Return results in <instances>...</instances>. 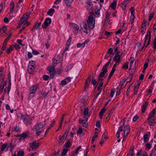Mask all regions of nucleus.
Returning a JSON list of instances; mask_svg holds the SVG:
<instances>
[{
    "label": "nucleus",
    "instance_id": "1",
    "mask_svg": "<svg viewBox=\"0 0 156 156\" xmlns=\"http://www.w3.org/2000/svg\"><path fill=\"white\" fill-rule=\"evenodd\" d=\"M30 13H26L21 19L19 22L18 27H20L22 26H28L29 23L27 22V20L28 19Z\"/></svg>",
    "mask_w": 156,
    "mask_h": 156
},
{
    "label": "nucleus",
    "instance_id": "2",
    "mask_svg": "<svg viewBox=\"0 0 156 156\" xmlns=\"http://www.w3.org/2000/svg\"><path fill=\"white\" fill-rule=\"evenodd\" d=\"M95 19L92 15H90L88 17L87 23L89 28V32L93 29L94 26Z\"/></svg>",
    "mask_w": 156,
    "mask_h": 156
},
{
    "label": "nucleus",
    "instance_id": "3",
    "mask_svg": "<svg viewBox=\"0 0 156 156\" xmlns=\"http://www.w3.org/2000/svg\"><path fill=\"white\" fill-rule=\"evenodd\" d=\"M46 125L45 121L44 120L40 122L39 123L35 125L33 128V130L34 131L40 130L43 127Z\"/></svg>",
    "mask_w": 156,
    "mask_h": 156
},
{
    "label": "nucleus",
    "instance_id": "4",
    "mask_svg": "<svg viewBox=\"0 0 156 156\" xmlns=\"http://www.w3.org/2000/svg\"><path fill=\"white\" fill-rule=\"evenodd\" d=\"M110 62V61H108L104 66L101 70L102 72H101L99 74L100 77H104L105 74L107 72L108 70L107 68L108 67Z\"/></svg>",
    "mask_w": 156,
    "mask_h": 156
},
{
    "label": "nucleus",
    "instance_id": "5",
    "mask_svg": "<svg viewBox=\"0 0 156 156\" xmlns=\"http://www.w3.org/2000/svg\"><path fill=\"white\" fill-rule=\"evenodd\" d=\"M4 74H2V76H0V88H1V91L6 84V81L4 79Z\"/></svg>",
    "mask_w": 156,
    "mask_h": 156
},
{
    "label": "nucleus",
    "instance_id": "6",
    "mask_svg": "<svg viewBox=\"0 0 156 156\" xmlns=\"http://www.w3.org/2000/svg\"><path fill=\"white\" fill-rule=\"evenodd\" d=\"M81 30L84 32L88 34L89 32V29H88L87 27V25L86 22H82L81 24Z\"/></svg>",
    "mask_w": 156,
    "mask_h": 156
},
{
    "label": "nucleus",
    "instance_id": "7",
    "mask_svg": "<svg viewBox=\"0 0 156 156\" xmlns=\"http://www.w3.org/2000/svg\"><path fill=\"white\" fill-rule=\"evenodd\" d=\"M68 133L66 132L64 134L63 136L61 137L59 136V140L58 142V143L59 145H61L63 144L64 141L65 140L66 137L68 135Z\"/></svg>",
    "mask_w": 156,
    "mask_h": 156
},
{
    "label": "nucleus",
    "instance_id": "8",
    "mask_svg": "<svg viewBox=\"0 0 156 156\" xmlns=\"http://www.w3.org/2000/svg\"><path fill=\"white\" fill-rule=\"evenodd\" d=\"M69 25L70 27L74 30L75 33H78L79 27L77 25L74 23H69Z\"/></svg>",
    "mask_w": 156,
    "mask_h": 156
},
{
    "label": "nucleus",
    "instance_id": "9",
    "mask_svg": "<svg viewBox=\"0 0 156 156\" xmlns=\"http://www.w3.org/2000/svg\"><path fill=\"white\" fill-rule=\"evenodd\" d=\"M110 13H109L108 11L106 12L105 16V19L104 21V25H106V26L108 25V24H110Z\"/></svg>",
    "mask_w": 156,
    "mask_h": 156
},
{
    "label": "nucleus",
    "instance_id": "10",
    "mask_svg": "<svg viewBox=\"0 0 156 156\" xmlns=\"http://www.w3.org/2000/svg\"><path fill=\"white\" fill-rule=\"evenodd\" d=\"M68 141H67L66 144L64 146V148L61 154L62 156H64L66 154L68 151V149L67 148H68Z\"/></svg>",
    "mask_w": 156,
    "mask_h": 156
},
{
    "label": "nucleus",
    "instance_id": "11",
    "mask_svg": "<svg viewBox=\"0 0 156 156\" xmlns=\"http://www.w3.org/2000/svg\"><path fill=\"white\" fill-rule=\"evenodd\" d=\"M91 78V76L90 75L88 76L86 80L85 84L84 87L85 91L86 89H87L88 88V87L90 83Z\"/></svg>",
    "mask_w": 156,
    "mask_h": 156
},
{
    "label": "nucleus",
    "instance_id": "12",
    "mask_svg": "<svg viewBox=\"0 0 156 156\" xmlns=\"http://www.w3.org/2000/svg\"><path fill=\"white\" fill-rule=\"evenodd\" d=\"M51 23V20L49 18H46L44 23V25H42L43 27L44 28H46Z\"/></svg>",
    "mask_w": 156,
    "mask_h": 156
},
{
    "label": "nucleus",
    "instance_id": "13",
    "mask_svg": "<svg viewBox=\"0 0 156 156\" xmlns=\"http://www.w3.org/2000/svg\"><path fill=\"white\" fill-rule=\"evenodd\" d=\"M156 112V109L154 108L150 113L149 114L148 119H155L154 118V115Z\"/></svg>",
    "mask_w": 156,
    "mask_h": 156
},
{
    "label": "nucleus",
    "instance_id": "14",
    "mask_svg": "<svg viewBox=\"0 0 156 156\" xmlns=\"http://www.w3.org/2000/svg\"><path fill=\"white\" fill-rule=\"evenodd\" d=\"M79 122L80 124H82L83 127L87 128L88 126V123L87 122L86 120H82L81 119H79Z\"/></svg>",
    "mask_w": 156,
    "mask_h": 156
},
{
    "label": "nucleus",
    "instance_id": "15",
    "mask_svg": "<svg viewBox=\"0 0 156 156\" xmlns=\"http://www.w3.org/2000/svg\"><path fill=\"white\" fill-rule=\"evenodd\" d=\"M130 128L129 126H127L124 127V133L125 136H127L129 133Z\"/></svg>",
    "mask_w": 156,
    "mask_h": 156
},
{
    "label": "nucleus",
    "instance_id": "16",
    "mask_svg": "<svg viewBox=\"0 0 156 156\" xmlns=\"http://www.w3.org/2000/svg\"><path fill=\"white\" fill-rule=\"evenodd\" d=\"M38 88V86L37 85H34L32 86L30 88V92L35 93Z\"/></svg>",
    "mask_w": 156,
    "mask_h": 156
},
{
    "label": "nucleus",
    "instance_id": "17",
    "mask_svg": "<svg viewBox=\"0 0 156 156\" xmlns=\"http://www.w3.org/2000/svg\"><path fill=\"white\" fill-rule=\"evenodd\" d=\"M30 145L32 148L33 149L38 147H39V144L36 141H34L30 143Z\"/></svg>",
    "mask_w": 156,
    "mask_h": 156
},
{
    "label": "nucleus",
    "instance_id": "18",
    "mask_svg": "<svg viewBox=\"0 0 156 156\" xmlns=\"http://www.w3.org/2000/svg\"><path fill=\"white\" fill-rule=\"evenodd\" d=\"M147 156V152L144 151L143 152H142L141 149L137 153L136 156Z\"/></svg>",
    "mask_w": 156,
    "mask_h": 156
},
{
    "label": "nucleus",
    "instance_id": "19",
    "mask_svg": "<svg viewBox=\"0 0 156 156\" xmlns=\"http://www.w3.org/2000/svg\"><path fill=\"white\" fill-rule=\"evenodd\" d=\"M149 124L151 126H154L156 123V119H148Z\"/></svg>",
    "mask_w": 156,
    "mask_h": 156
},
{
    "label": "nucleus",
    "instance_id": "20",
    "mask_svg": "<svg viewBox=\"0 0 156 156\" xmlns=\"http://www.w3.org/2000/svg\"><path fill=\"white\" fill-rule=\"evenodd\" d=\"M141 28L142 34H144L145 33L146 30V24L145 23H142Z\"/></svg>",
    "mask_w": 156,
    "mask_h": 156
},
{
    "label": "nucleus",
    "instance_id": "21",
    "mask_svg": "<svg viewBox=\"0 0 156 156\" xmlns=\"http://www.w3.org/2000/svg\"><path fill=\"white\" fill-rule=\"evenodd\" d=\"M120 55H119L116 54L115 55L114 57V60L116 61V63L119 62L120 60Z\"/></svg>",
    "mask_w": 156,
    "mask_h": 156
},
{
    "label": "nucleus",
    "instance_id": "22",
    "mask_svg": "<svg viewBox=\"0 0 156 156\" xmlns=\"http://www.w3.org/2000/svg\"><path fill=\"white\" fill-rule=\"evenodd\" d=\"M11 83L10 81L9 82V85L8 86L7 89H6L5 88L4 90V92L5 93H7L8 94H9V91L11 89Z\"/></svg>",
    "mask_w": 156,
    "mask_h": 156
},
{
    "label": "nucleus",
    "instance_id": "23",
    "mask_svg": "<svg viewBox=\"0 0 156 156\" xmlns=\"http://www.w3.org/2000/svg\"><path fill=\"white\" fill-rule=\"evenodd\" d=\"M123 130L122 126H120L117 132L116 136L117 138H119L120 137V132Z\"/></svg>",
    "mask_w": 156,
    "mask_h": 156
},
{
    "label": "nucleus",
    "instance_id": "24",
    "mask_svg": "<svg viewBox=\"0 0 156 156\" xmlns=\"http://www.w3.org/2000/svg\"><path fill=\"white\" fill-rule=\"evenodd\" d=\"M47 69L49 71V73L53 74L55 69V67L53 66H50L48 67Z\"/></svg>",
    "mask_w": 156,
    "mask_h": 156
},
{
    "label": "nucleus",
    "instance_id": "25",
    "mask_svg": "<svg viewBox=\"0 0 156 156\" xmlns=\"http://www.w3.org/2000/svg\"><path fill=\"white\" fill-rule=\"evenodd\" d=\"M55 11V9H53L51 8V9H50L48 10L47 14L48 15H49L50 16H52L53 15Z\"/></svg>",
    "mask_w": 156,
    "mask_h": 156
},
{
    "label": "nucleus",
    "instance_id": "26",
    "mask_svg": "<svg viewBox=\"0 0 156 156\" xmlns=\"http://www.w3.org/2000/svg\"><path fill=\"white\" fill-rule=\"evenodd\" d=\"M148 104L147 101H146L145 104L143 105V106H142V113H144L145 111L147 105H148Z\"/></svg>",
    "mask_w": 156,
    "mask_h": 156
},
{
    "label": "nucleus",
    "instance_id": "27",
    "mask_svg": "<svg viewBox=\"0 0 156 156\" xmlns=\"http://www.w3.org/2000/svg\"><path fill=\"white\" fill-rule=\"evenodd\" d=\"M35 69V68L32 66H28L27 70L29 73H32Z\"/></svg>",
    "mask_w": 156,
    "mask_h": 156
},
{
    "label": "nucleus",
    "instance_id": "28",
    "mask_svg": "<svg viewBox=\"0 0 156 156\" xmlns=\"http://www.w3.org/2000/svg\"><path fill=\"white\" fill-rule=\"evenodd\" d=\"M29 134V133L28 132H27L26 133L20 135V136L24 139L28 136Z\"/></svg>",
    "mask_w": 156,
    "mask_h": 156
},
{
    "label": "nucleus",
    "instance_id": "29",
    "mask_svg": "<svg viewBox=\"0 0 156 156\" xmlns=\"http://www.w3.org/2000/svg\"><path fill=\"white\" fill-rule=\"evenodd\" d=\"M87 5L86 6V7L87 8V9L88 10L90 9H91V0H87Z\"/></svg>",
    "mask_w": 156,
    "mask_h": 156
},
{
    "label": "nucleus",
    "instance_id": "30",
    "mask_svg": "<svg viewBox=\"0 0 156 156\" xmlns=\"http://www.w3.org/2000/svg\"><path fill=\"white\" fill-rule=\"evenodd\" d=\"M23 4V3L22 1L21 0H20L17 4L16 7L19 8H21L22 7Z\"/></svg>",
    "mask_w": 156,
    "mask_h": 156
},
{
    "label": "nucleus",
    "instance_id": "31",
    "mask_svg": "<svg viewBox=\"0 0 156 156\" xmlns=\"http://www.w3.org/2000/svg\"><path fill=\"white\" fill-rule=\"evenodd\" d=\"M10 11L11 13H12L14 11V4L13 2H11L10 5Z\"/></svg>",
    "mask_w": 156,
    "mask_h": 156
},
{
    "label": "nucleus",
    "instance_id": "32",
    "mask_svg": "<svg viewBox=\"0 0 156 156\" xmlns=\"http://www.w3.org/2000/svg\"><path fill=\"white\" fill-rule=\"evenodd\" d=\"M98 136V133L97 132H95L92 138V139L91 141V143H94L95 138Z\"/></svg>",
    "mask_w": 156,
    "mask_h": 156
},
{
    "label": "nucleus",
    "instance_id": "33",
    "mask_svg": "<svg viewBox=\"0 0 156 156\" xmlns=\"http://www.w3.org/2000/svg\"><path fill=\"white\" fill-rule=\"evenodd\" d=\"M41 25V23H38L37 24H36L34 27L32 29V30H34V29L36 28V29L39 30L40 27Z\"/></svg>",
    "mask_w": 156,
    "mask_h": 156
},
{
    "label": "nucleus",
    "instance_id": "34",
    "mask_svg": "<svg viewBox=\"0 0 156 156\" xmlns=\"http://www.w3.org/2000/svg\"><path fill=\"white\" fill-rule=\"evenodd\" d=\"M110 7L113 9H115L116 6V4L115 2L114 1L111 4Z\"/></svg>",
    "mask_w": 156,
    "mask_h": 156
},
{
    "label": "nucleus",
    "instance_id": "35",
    "mask_svg": "<svg viewBox=\"0 0 156 156\" xmlns=\"http://www.w3.org/2000/svg\"><path fill=\"white\" fill-rule=\"evenodd\" d=\"M29 66L33 67L35 68V62L33 61H31L29 62V64L28 65Z\"/></svg>",
    "mask_w": 156,
    "mask_h": 156
},
{
    "label": "nucleus",
    "instance_id": "36",
    "mask_svg": "<svg viewBox=\"0 0 156 156\" xmlns=\"http://www.w3.org/2000/svg\"><path fill=\"white\" fill-rule=\"evenodd\" d=\"M149 33V39H148V43L146 46V47H147L149 45V44L150 42L151 41V31H148Z\"/></svg>",
    "mask_w": 156,
    "mask_h": 156
},
{
    "label": "nucleus",
    "instance_id": "37",
    "mask_svg": "<svg viewBox=\"0 0 156 156\" xmlns=\"http://www.w3.org/2000/svg\"><path fill=\"white\" fill-rule=\"evenodd\" d=\"M126 81V80L125 79H124L120 82V83L121 84V88L122 89L125 87V86H126L125 85V86L123 85V83H125V82Z\"/></svg>",
    "mask_w": 156,
    "mask_h": 156
},
{
    "label": "nucleus",
    "instance_id": "38",
    "mask_svg": "<svg viewBox=\"0 0 156 156\" xmlns=\"http://www.w3.org/2000/svg\"><path fill=\"white\" fill-rule=\"evenodd\" d=\"M14 47L13 46H11L6 51V52L7 53H9L11 52V51H12Z\"/></svg>",
    "mask_w": 156,
    "mask_h": 156
},
{
    "label": "nucleus",
    "instance_id": "39",
    "mask_svg": "<svg viewBox=\"0 0 156 156\" xmlns=\"http://www.w3.org/2000/svg\"><path fill=\"white\" fill-rule=\"evenodd\" d=\"M129 62H127L125 64H123L122 66V68L124 69H127L128 67Z\"/></svg>",
    "mask_w": 156,
    "mask_h": 156
},
{
    "label": "nucleus",
    "instance_id": "40",
    "mask_svg": "<svg viewBox=\"0 0 156 156\" xmlns=\"http://www.w3.org/2000/svg\"><path fill=\"white\" fill-rule=\"evenodd\" d=\"M28 118V115H21V119L24 121H25L27 120Z\"/></svg>",
    "mask_w": 156,
    "mask_h": 156
},
{
    "label": "nucleus",
    "instance_id": "41",
    "mask_svg": "<svg viewBox=\"0 0 156 156\" xmlns=\"http://www.w3.org/2000/svg\"><path fill=\"white\" fill-rule=\"evenodd\" d=\"M8 145L7 144H3L1 146V150L2 151H3L4 150H5V148H7V147L8 146Z\"/></svg>",
    "mask_w": 156,
    "mask_h": 156
},
{
    "label": "nucleus",
    "instance_id": "42",
    "mask_svg": "<svg viewBox=\"0 0 156 156\" xmlns=\"http://www.w3.org/2000/svg\"><path fill=\"white\" fill-rule=\"evenodd\" d=\"M134 149V147L131 146L130 147V150L129 151V153L128 154H130L131 155H133V151Z\"/></svg>",
    "mask_w": 156,
    "mask_h": 156
},
{
    "label": "nucleus",
    "instance_id": "43",
    "mask_svg": "<svg viewBox=\"0 0 156 156\" xmlns=\"http://www.w3.org/2000/svg\"><path fill=\"white\" fill-rule=\"evenodd\" d=\"M112 110H113L112 108L109 109L108 111V112H107V113H106L105 115L106 116L107 115H110L112 113Z\"/></svg>",
    "mask_w": 156,
    "mask_h": 156
},
{
    "label": "nucleus",
    "instance_id": "44",
    "mask_svg": "<svg viewBox=\"0 0 156 156\" xmlns=\"http://www.w3.org/2000/svg\"><path fill=\"white\" fill-rule=\"evenodd\" d=\"M24 152L23 151H19L17 154V156H24Z\"/></svg>",
    "mask_w": 156,
    "mask_h": 156
},
{
    "label": "nucleus",
    "instance_id": "45",
    "mask_svg": "<svg viewBox=\"0 0 156 156\" xmlns=\"http://www.w3.org/2000/svg\"><path fill=\"white\" fill-rule=\"evenodd\" d=\"M103 82H101L100 83V84L99 85L98 87L97 88V90L98 91H99L100 90H101V87L103 86Z\"/></svg>",
    "mask_w": 156,
    "mask_h": 156
},
{
    "label": "nucleus",
    "instance_id": "46",
    "mask_svg": "<svg viewBox=\"0 0 156 156\" xmlns=\"http://www.w3.org/2000/svg\"><path fill=\"white\" fill-rule=\"evenodd\" d=\"M156 153V145L154 147V150H153L152 151V153L150 154V156H152L153 155H155V153Z\"/></svg>",
    "mask_w": 156,
    "mask_h": 156
},
{
    "label": "nucleus",
    "instance_id": "47",
    "mask_svg": "<svg viewBox=\"0 0 156 156\" xmlns=\"http://www.w3.org/2000/svg\"><path fill=\"white\" fill-rule=\"evenodd\" d=\"M89 109L88 108H86L84 110L83 112V114L84 115H87L88 113Z\"/></svg>",
    "mask_w": 156,
    "mask_h": 156
},
{
    "label": "nucleus",
    "instance_id": "48",
    "mask_svg": "<svg viewBox=\"0 0 156 156\" xmlns=\"http://www.w3.org/2000/svg\"><path fill=\"white\" fill-rule=\"evenodd\" d=\"M85 45L83 43L82 44H81L80 43H78L77 44V47L78 48H83L84 47Z\"/></svg>",
    "mask_w": 156,
    "mask_h": 156
},
{
    "label": "nucleus",
    "instance_id": "49",
    "mask_svg": "<svg viewBox=\"0 0 156 156\" xmlns=\"http://www.w3.org/2000/svg\"><path fill=\"white\" fill-rule=\"evenodd\" d=\"M121 4L122 5L121 7H122V8L123 10H125L126 9V5H127V4H126L125 3H124L123 2H122Z\"/></svg>",
    "mask_w": 156,
    "mask_h": 156
},
{
    "label": "nucleus",
    "instance_id": "50",
    "mask_svg": "<svg viewBox=\"0 0 156 156\" xmlns=\"http://www.w3.org/2000/svg\"><path fill=\"white\" fill-rule=\"evenodd\" d=\"M35 93L32 92H30V94L29 96V99H30L32 98L34 96Z\"/></svg>",
    "mask_w": 156,
    "mask_h": 156
},
{
    "label": "nucleus",
    "instance_id": "51",
    "mask_svg": "<svg viewBox=\"0 0 156 156\" xmlns=\"http://www.w3.org/2000/svg\"><path fill=\"white\" fill-rule=\"evenodd\" d=\"M134 60H135V59L133 57H132L130 58V59H129V60L130 61V66L132 65V63L134 62Z\"/></svg>",
    "mask_w": 156,
    "mask_h": 156
},
{
    "label": "nucleus",
    "instance_id": "52",
    "mask_svg": "<svg viewBox=\"0 0 156 156\" xmlns=\"http://www.w3.org/2000/svg\"><path fill=\"white\" fill-rule=\"evenodd\" d=\"M148 139V135L147 134H144V141L145 142H146L147 141V140Z\"/></svg>",
    "mask_w": 156,
    "mask_h": 156
},
{
    "label": "nucleus",
    "instance_id": "53",
    "mask_svg": "<svg viewBox=\"0 0 156 156\" xmlns=\"http://www.w3.org/2000/svg\"><path fill=\"white\" fill-rule=\"evenodd\" d=\"M154 16V13H152L150 14L148 19L149 21H150L152 19L153 17Z\"/></svg>",
    "mask_w": 156,
    "mask_h": 156
},
{
    "label": "nucleus",
    "instance_id": "54",
    "mask_svg": "<svg viewBox=\"0 0 156 156\" xmlns=\"http://www.w3.org/2000/svg\"><path fill=\"white\" fill-rule=\"evenodd\" d=\"M131 13L132 15H133V19L134 18V16L133 14V12L134 11L133 7L132 6L130 8Z\"/></svg>",
    "mask_w": 156,
    "mask_h": 156
},
{
    "label": "nucleus",
    "instance_id": "55",
    "mask_svg": "<svg viewBox=\"0 0 156 156\" xmlns=\"http://www.w3.org/2000/svg\"><path fill=\"white\" fill-rule=\"evenodd\" d=\"M60 152V151L58 150L57 151L55 152L53 154V156H59V154Z\"/></svg>",
    "mask_w": 156,
    "mask_h": 156
},
{
    "label": "nucleus",
    "instance_id": "56",
    "mask_svg": "<svg viewBox=\"0 0 156 156\" xmlns=\"http://www.w3.org/2000/svg\"><path fill=\"white\" fill-rule=\"evenodd\" d=\"M132 76L129 75L128 76V78L127 79V80H129L128 81H127L126 83H127L128 82L130 83L132 81Z\"/></svg>",
    "mask_w": 156,
    "mask_h": 156
},
{
    "label": "nucleus",
    "instance_id": "57",
    "mask_svg": "<svg viewBox=\"0 0 156 156\" xmlns=\"http://www.w3.org/2000/svg\"><path fill=\"white\" fill-rule=\"evenodd\" d=\"M138 87H136V86H135L134 87V91L133 93L134 94H136L137 92V90H138Z\"/></svg>",
    "mask_w": 156,
    "mask_h": 156
},
{
    "label": "nucleus",
    "instance_id": "58",
    "mask_svg": "<svg viewBox=\"0 0 156 156\" xmlns=\"http://www.w3.org/2000/svg\"><path fill=\"white\" fill-rule=\"evenodd\" d=\"M77 133L79 134H81L82 133V128H79L77 131Z\"/></svg>",
    "mask_w": 156,
    "mask_h": 156
},
{
    "label": "nucleus",
    "instance_id": "59",
    "mask_svg": "<svg viewBox=\"0 0 156 156\" xmlns=\"http://www.w3.org/2000/svg\"><path fill=\"white\" fill-rule=\"evenodd\" d=\"M102 77H100V76H99L98 77V79L97 80V83H98L99 81H102L104 80V79L102 78Z\"/></svg>",
    "mask_w": 156,
    "mask_h": 156
},
{
    "label": "nucleus",
    "instance_id": "60",
    "mask_svg": "<svg viewBox=\"0 0 156 156\" xmlns=\"http://www.w3.org/2000/svg\"><path fill=\"white\" fill-rule=\"evenodd\" d=\"M66 83H67V82H66V81L65 80H62L61 81V84L62 86L65 85Z\"/></svg>",
    "mask_w": 156,
    "mask_h": 156
},
{
    "label": "nucleus",
    "instance_id": "61",
    "mask_svg": "<svg viewBox=\"0 0 156 156\" xmlns=\"http://www.w3.org/2000/svg\"><path fill=\"white\" fill-rule=\"evenodd\" d=\"M104 134H103L102 136L101 140L99 142V143L101 144H102L105 141V140L104 139Z\"/></svg>",
    "mask_w": 156,
    "mask_h": 156
},
{
    "label": "nucleus",
    "instance_id": "62",
    "mask_svg": "<svg viewBox=\"0 0 156 156\" xmlns=\"http://www.w3.org/2000/svg\"><path fill=\"white\" fill-rule=\"evenodd\" d=\"M96 126L99 128H100V121L99 120H98L96 123Z\"/></svg>",
    "mask_w": 156,
    "mask_h": 156
},
{
    "label": "nucleus",
    "instance_id": "63",
    "mask_svg": "<svg viewBox=\"0 0 156 156\" xmlns=\"http://www.w3.org/2000/svg\"><path fill=\"white\" fill-rule=\"evenodd\" d=\"M91 83L93 85H95L96 83V81L95 79L94 78H93L91 81Z\"/></svg>",
    "mask_w": 156,
    "mask_h": 156
},
{
    "label": "nucleus",
    "instance_id": "64",
    "mask_svg": "<svg viewBox=\"0 0 156 156\" xmlns=\"http://www.w3.org/2000/svg\"><path fill=\"white\" fill-rule=\"evenodd\" d=\"M37 131V132L36 133V134L37 136H40L41 133L42 132V130H39Z\"/></svg>",
    "mask_w": 156,
    "mask_h": 156
}]
</instances>
